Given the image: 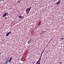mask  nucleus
Wrapping results in <instances>:
<instances>
[{
  "label": "nucleus",
  "mask_w": 64,
  "mask_h": 64,
  "mask_svg": "<svg viewBox=\"0 0 64 64\" xmlns=\"http://www.w3.org/2000/svg\"><path fill=\"white\" fill-rule=\"evenodd\" d=\"M31 8V6H30L29 8H27L26 10V12L27 14L29 13V12Z\"/></svg>",
  "instance_id": "obj_1"
},
{
  "label": "nucleus",
  "mask_w": 64,
  "mask_h": 64,
  "mask_svg": "<svg viewBox=\"0 0 64 64\" xmlns=\"http://www.w3.org/2000/svg\"><path fill=\"white\" fill-rule=\"evenodd\" d=\"M8 13L7 12H5L4 14H3V15L2 16L3 17H5L6 15H7L8 14Z\"/></svg>",
  "instance_id": "obj_2"
},
{
  "label": "nucleus",
  "mask_w": 64,
  "mask_h": 64,
  "mask_svg": "<svg viewBox=\"0 0 64 64\" xmlns=\"http://www.w3.org/2000/svg\"><path fill=\"white\" fill-rule=\"evenodd\" d=\"M10 60V58H8L7 59L6 61V63H8L9 62V61Z\"/></svg>",
  "instance_id": "obj_3"
},
{
  "label": "nucleus",
  "mask_w": 64,
  "mask_h": 64,
  "mask_svg": "<svg viewBox=\"0 0 64 64\" xmlns=\"http://www.w3.org/2000/svg\"><path fill=\"white\" fill-rule=\"evenodd\" d=\"M32 40V38H31L30 40L28 41V43L29 44H30V42H31V41Z\"/></svg>",
  "instance_id": "obj_4"
},
{
  "label": "nucleus",
  "mask_w": 64,
  "mask_h": 64,
  "mask_svg": "<svg viewBox=\"0 0 64 64\" xmlns=\"http://www.w3.org/2000/svg\"><path fill=\"white\" fill-rule=\"evenodd\" d=\"M12 57H11L10 58V61L9 62V63H10V62H11V60H12Z\"/></svg>",
  "instance_id": "obj_5"
},
{
  "label": "nucleus",
  "mask_w": 64,
  "mask_h": 64,
  "mask_svg": "<svg viewBox=\"0 0 64 64\" xmlns=\"http://www.w3.org/2000/svg\"><path fill=\"white\" fill-rule=\"evenodd\" d=\"M40 61L39 60H38V61L36 63V64H38V63H39V62H40Z\"/></svg>",
  "instance_id": "obj_6"
},
{
  "label": "nucleus",
  "mask_w": 64,
  "mask_h": 64,
  "mask_svg": "<svg viewBox=\"0 0 64 64\" xmlns=\"http://www.w3.org/2000/svg\"><path fill=\"white\" fill-rule=\"evenodd\" d=\"M44 50H45V49H44V50H43L42 52L41 53L42 54H43V52H44Z\"/></svg>",
  "instance_id": "obj_7"
},
{
  "label": "nucleus",
  "mask_w": 64,
  "mask_h": 64,
  "mask_svg": "<svg viewBox=\"0 0 64 64\" xmlns=\"http://www.w3.org/2000/svg\"><path fill=\"white\" fill-rule=\"evenodd\" d=\"M9 34L8 33H7L6 34V36H8V35H9Z\"/></svg>",
  "instance_id": "obj_8"
},
{
  "label": "nucleus",
  "mask_w": 64,
  "mask_h": 64,
  "mask_svg": "<svg viewBox=\"0 0 64 64\" xmlns=\"http://www.w3.org/2000/svg\"><path fill=\"white\" fill-rule=\"evenodd\" d=\"M60 3V2H58L57 3H56V4H59Z\"/></svg>",
  "instance_id": "obj_9"
},
{
  "label": "nucleus",
  "mask_w": 64,
  "mask_h": 64,
  "mask_svg": "<svg viewBox=\"0 0 64 64\" xmlns=\"http://www.w3.org/2000/svg\"><path fill=\"white\" fill-rule=\"evenodd\" d=\"M41 58L40 57L39 58V59L38 60L40 61H41Z\"/></svg>",
  "instance_id": "obj_10"
},
{
  "label": "nucleus",
  "mask_w": 64,
  "mask_h": 64,
  "mask_svg": "<svg viewBox=\"0 0 64 64\" xmlns=\"http://www.w3.org/2000/svg\"><path fill=\"white\" fill-rule=\"evenodd\" d=\"M21 17H22V16H19V18H21Z\"/></svg>",
  "instance_id": "obj_11"
},
{
  "label": "nucleus",
  "mask_w": 64,
  "mask_h": 64,
  "mask_svg": "<svg viewBox=\"0 0 64 64\" xmlns=\"http://www.w3.org/2000/svg\"><path fill=\"white\" fill-rule=\"evenodd\" d=\"M28 52H26V55H27V54H28Z\"/></svg>",
  "instance_id": "obj_12"
},
{
  "label": "nucleus",
  "mask_w": 64,
  "mask_h": 64,
  "mask_svg": "<svg viewBox=\"0 0 64 64\" xmlns=\"http://www.w3.org/2000/svg\"><path fill=\"white\" fill-rule=\"evenodd\" d=\"M11 32H8V34H11Z\"/></svg>",
  "instance_id": "obj_13"
},
{
  "label": "nucleus",
  "mask_w": 64,
  "mask_h": 64,
  "mask_svg": "<svg viewBox=\"0 0 64 64\" xmlns=\"http://www.w3.org/2000/svg\"><path fill=\"white\" fill-rule=\"evenodd\" d=\"M20 0H18V3H20Z\"/></svg>",
  "instance_id": "obj_14"
},
{
  "label": "nucleus",
  "mask_w": 64,
  "mask_h": 64,
  "mask_svg": "<svg viewBox=\"0 0 64 64\" xmlns=\"http://www.w3.org/2000/svg\"><path fill=\"white\" fill-rule=\"evenodd\" d=\"M40 24H41V23H40L38 25V26H39V25H40Z\"/></svg>",
  "instance_id": "obj_15"
},
{
  "label": "nucleus",
  "mask_w": 64,
  "mask_h": 64,
  "mask_svg": "<svg viewBox=\"0 0 64 64\" xmlns=\"http://www.w3.org/2000/svg\"><path fill=\"white\" fill-rule=\"evenodd\" d=\"M22 59H23V58H21V60H22Z\"/></svg>",
  "instance_id": "obj_16"
},
{
  "label": "nucleus",
  "mask_w": 64,
  "mask_h": 64,
  "mask_svg": "<svg viewBox=\"0 0 64 64\" xmlns=\"http://www.w3.org/2000/svg\"><path fill=\"white\" fill-rule=\"evenodd\" d=\"M42 54H42L41 53V55L40 56H42Z\"/></svg>",
  "instance_id": "obj_17"
},
{
  "label": "nucleus",
  "mask_w": 64,
  "mask_h": 64,
  "mask_svg": "<svg viewBox=\"0 0 64 64\" xmlns=\"http://www.w3.org/2000/svg\"><path fill=\"white\" fill-rule=\"evenodd\" d=\"M7 62H6L4 63V64H7Z\"/></svg>",
  "instance_id": "obj_18"
},
{
  "label": "nucleus",
  "mask_w": 64,
  "mask_h": 64,
  "mask_svg": "<svg viewBox=\"0 0 64 64\" xmlns=\"http://www.w3.org/2000/svg\"><path fill=\"white\" fill-rule=\"evenodd\" d=\"M60 64H62V62H60Z\"/></svg>",
  "instance_id": "obj_19"
},
{
  "label": "nucleus",
  "mask_w": 64,
  "mask_h": 64,
  "mask_svg": "<svg viewBox=\"0 0 64 64\" xmlns=\"http://www.w3.org/2000/svg\"><path fill=\"white\" fill-rule=\"evenodd\" d=\"M42 57V56H40V58H41V57Z\"/></svg>",
  "instance_id": "obj_20"
},
{
  "label": "nucleus",
  "mask_w": 64,
  "mask_h": 64,
  "mask_svg": "<svg viewBox=\"0 0 64 64\" xmlns=\"http://www.w3.org/2000/svg\"><path fill=\"white\" fill-rule=\"evenodd\" d=\"M1 1H4V0H1Z\"/></svg>",
  "instance_id": "obj_21"
},
{
  "label": "nucleus",
  "mask_w": 64,
  "mask_h": 64,
  "mask_svg": "<svg viewBox=\"0 0 64 64\" xmlns=\"http://www.w3.org/2000/svg\"><path fill=\"white\" fill-rule=\"evenodd\" d=\"M20 16H21V15H22V14H20Z\"/></svg>",
  "instance_id": "obj_22"
},
{
  "label": "nucleus",
  "mask_w": 64,
  "mask_h": 64,
  "mask_svg": "<svg viewBox=\"0 0 64 64\" xmlns=\"http://www.w3.org/2000/svg\"><path fill=\"white\" fill-rule=\"evenodd\" d=\"M1 53H2V52L0 53V54H1Z\"/></svg>",
  "instance_id": "obj_23"
},
{
  "label": "nucleus",
  "mask_w": 64,
  "mask_h": 64,
  "mask_svg": "<svg viewBox=\"0 0 64 64\" xmlns=\"http://www.w3.org/2000/svg\"><path fill=\"white\" fill-rule=\"evenodd\" d=\"M61 39H63V38H62Z\"/></svg>",
  "instance_id": "obj_24"
}]
</instances>
